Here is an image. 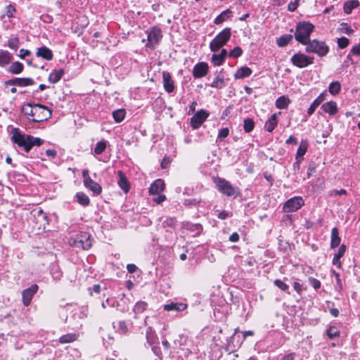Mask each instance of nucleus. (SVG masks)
<instances>
[{"label": "nucleus", "mask_w": 360, "mask_h": 360, "mask_svg": "<svg viewBox=\"0 0 360 360\" xmlns=\"http://www.w3.org/2000/svg\"><path fill=\"white\" fill-rule=\"evenodd\" d=\"M22 112L32 122H40L51 117V111L40 104L27 103L22 108Z\"/></svg>", "instance_id": "1"}, {"label": "nucleus", "mask_w": 360, "mask_h": 360, "mask_svg": "<svg viewBox=\"0 0 360 360\" xmlns=\"http://www.w3.org/2000/svg\"><path fill=\"white\" fill-rule=\"evenodd\" d=\"M11 134L13 142L22 148L25 152H29L33 146H39L43 143V140L39 138L21 134L18 128H13Z\"/></svg>", "instance_id": "2"}, {"label": "nucleus", "mask_w": 360, "mask_h": 360, "mask_svg": "<svg viewBox=\"0 0 360 360\" xmlns=\"http://www.w3.org/2000/svg\"><path fill=\"white\" fill-rule=\"evenodd\" d=\"M314 28V26L310 22L298 23L295 33V39L300 43L307 45L309 41V37Z\"/></svg>", "instance_id": "3"}, {"label": "nucleus", "mask_w": 360, "mask_h": 360, "mask_svg": "<svg viewBox=\"0 0 360 360\" xmlns=\"http://www.w3.org/2000/svg\"><path fill=\"white\" fill-rule=\"evenodd\" d=\"M231 29L225 28L220 32L210 42V49L212 52H217L224 46L231 38Z\"/></svg>", "instance_id": "4"}, {"label": "nucleus", "mask_w": 360, "mask_h": 360, "mask_svg": "<svg viewBox=\"0 0 360 360\" xmlns=\"http://www.w3.org/2000/svg\"><path fill=\"white\" fill-rule=\"evenodd\" d=\"M307 45L306 51L308 53H315L319 56H324L328 53V46L323 41L314 39Z\"/></svg>", "instance_id": "5"}, {"label": "nucleus", "mask_w": 360, "mask_h": 360, "mask_svg": "<svg viewBox=\"0 0 360 360\" xmlns=\"http://www.w3.org/2000/svg\"><path fill=\"white\" fill-rule=\"evenodd\" d=\"M218 190L227 196H232L236 193V190L226 180L219 177H215L213 179Z\"/></svg>", "instance_id": "6"}, {"label": "nucleus", "mask_w": 360, "mask_h": 360, "mask_svg": "<svg viewBox=\"0 0 360 360\" xmlns=\"http://www.w3.org/2000/svg\"><path fill=\"white\" fill-rule=\"evenodd\" d=\"M304 205L302 197L297 196L288 200L283 205V210L285 212H292L298 210Z\"/></svg>", "instance_id": "7"}, {"label": "nucleus", "mask_w": 360, "mask_h": 360, "mask_svg": "<svg viewBox=\"0 0 360 360\" xmlns=\"http://www.w3.org/2000/svg\"><path fill=\"white\" fill-rule=\"evenodd\" d=\"M70 243L71 245H75L77 248L81 247L84 250H88L91 247L90 235L87 233H82L77 236V238L72 242L70 241Z\"/></svg>", "instance_id": "8"}, {"label": "nucleus", "mask_w": 360, "mask_h": 360, "mask_svg": "<svg viewBox=\"0 0 360 360\" xmlns=\"http://www.w3.org/2000/svg\"><path fill=\"white\" fill-rule=\"evenodd\" d=\"M314 61L313 57L305 56L303 53H296L291 58L292 63L300 68H303L312 64Z\"/></svg>", "instance_id": "9"}, {"label": "nucleus", "mask_w": 360, "mask_h": 360, "mask_svg": "<svg viewBox=\"0 0 360 360\" xmlns=\"http://www.w3.org/2000/svg\"><path fill=\"white\" fill-rule=\"evenodd\" d=\"M209 113L205 110L198 111L191 118V125L193 129H198L207 118Z\"/></svg>", "instance_id": "10"}, {"label": "nucleus", "mask_w": 360, "mask_h": 360, "mask_svg": "<svg viewBox=\"0 0 360 360\" xmlns=\"http://www.w3.org/2000/svg\"><path fill=\"white\" fill-rule=\"evenodd\" d=\"M162 38L161 30L159 28L153 27L148 32V45L154 47L155 45L158 44Z\"/></svg>", "instance_id": "11"}, {"label": "nucleus", "mask_w": 360, "mask_h": 360, "mask_svg": "<svg viewBox=\"0 0 360 360\" xmlns=\"http://www.w3.org/2000/svg\"><path fill=\"white\" fill-rule=\"evenodd\" d=\"M38 290L37 285H32L29 288L25 289L22 292V302L25 306H28L34 296Z\"/></svg>", "instance_id": "12"}, {"label": "nucleus", "mask_w": 360, "mask_h": 360, "mask_svg": "<svg viewBox=\"0 0 360 360\" xmlns=\"http://www.w3.org/2000/svg\"><path fill=\"white\" fill-rule=\"evenodd\" d=\"M208 65L206 63H200L195 65L193 75L195 78H201L207 73Z\"/></svg>", "instance_id": "13"}, {"label": "nucleus", "mask_w": 360, "mask_h": 360, "mask_svg": "<svg viewBox=\"0 0 360 360\" xmlns=\"http://www.w3.org/2000/svg\"><path fill=\"white\" fill-rule=\"evenodd\" d=\"M163 86L167 93H172L174 89V82L168 72H162Z\"/></svg>", "instance_id": "14"}, {"label": "nucleus", "mask_w": 360, "mask_h": 360, "mask_svg": "<svg viewBox=\"0 0 360 360\" xmlns=\"http://www.w3.org/2000/svg\"><path fill=\"white\" fill-rule=\"evenodd\" d=\"M165 185L162 179L155 180L149 188L150 195H157L164 191Z\"/></svg>", "instance_id": "15"}, {"label": "nucleus", "mask_w": 360, "mask_h": 360, "mask_svg": "<svg viewBox=\"0 0 360 360\" xmlns=\"http://www.w3.org/2000/svg\"><path fill=\"white\" fill-rule=\"evenodd\" d=\"M321 108L323 112L332 116L335 115L338 111L337 103L333 101L323 103Z\"/></svg>", "instance_id": "16"}, {"label": "nucleus", "mask_w": 360, "mask_h": 360, "mask_svg": "<svg viewBox=\"0 0 360 360\" xmlns=\"http://www.w3.org/2000/svg\"><path fill=\"white\" fill-rule=\"evenodd\" d=\"M36 55L37 57L42 58L46 60H51L53 57L52 51L46 46H41L38 48Z\"/></svg>", "instance_id": "17"}, {"label": "nucleus", "mask_w": 360, "mask_h": 360, "mask_svg": "<svg viewBox=\"0 0 360 360\" xmlns=\"http://www.w3.org/2000/svg\"><path fill=\"white\" fill-rule=\"evenodd\" d=\"M326 91L321 93L311 104L307 110V114L311 115L314 113L316 108L326 99Z\"/></svg>", "instance_id": "18"}, {"label": "nucleus", "mask_w": 360, "mask_h": 360, "mask_svg": "<svg viewBox=\"0 0 360 360\" xmlns=\"http://www.w3.org/2000/svg\"><path fill=\"white\" fill-rule=\"evenodd\" d=\"M164 309L165 311H181L185 310L187 308V304L184 303H178V302H172L170 304H167L164 305Z\"/></svg>", "instance_id": "19"}, {"label": "nucleus", "mask_w": 360, "mask_h": 360, "mask_svg": "<svg viewBox=\"0 0 360 360\" xmlns=\"http://www.w3.org/2000/svg\"><path fill=\"white\" fill-rule=\"evenodd\" d=\"M252 70L247 67L243 66L240 68L234 74V78L236 79H240L245 77H249L252 74Z\"/></svg>", "instance_id": "20"}, {"label": "nucleus", "mask_w": 360, "mask_h": 360, "mask_svg": "<svg viewBox=\"0 0 360 360\" xmlns=\"http://www.w3.org/2000/svg\"><path fill=\"white\" fill-rule=\"evenodd\" d=\"M119 176L118 184L120 187L125 192L127 193L129 191L130 186L126 176L122 171L117 172Z\"/></svg>", "instance_id": "21"}, {"label": "nucleus", "mask_w": 360, "mask_h": 360, "mask_svg": "<svg viewBox=\"0 0 360 360\" xmlns=\"http://www.w3.org/2000/svg\"><path fill=\"white\" fill-rule=\"evenodd\" d=\"M277 113L273 114L266 122L264 127L267 131L272 132L277 126Z\"/></svg>", "instance_id": "22"}, {"label": "nucleus", "mask_w": 360, "mask_h": 360, "mask_svg": "<svg viewBox=\"0 0 360 360\" xmlns=\"http://www.w3.org/2000/svg\"><path fill=\"white\" fill-rule=\"evenodd\" d=\"M84 185L86 188L90 189L95 194L98 195L102 191L101 186L91 179H88V181L86 183H84Z\"/></svg>", "instance_id": "23"}, {"label": "nucleus", "mask_w": 360, "mask_h": 360, "mask_svg": "<svg viewBox=\"0 0 360 360\" xmlns=\"http://www.w3.org/2000/svg\"><path fill=\"white\" fill-rule=\"evenodd\" d=\"M341 239L339 236L338 229L336 227H334L331 231V242L330 247L331 248H335L338 247L340 243Z\"/></svg>", "instance_id": "24"}, {"label": "nucleus", "mask_w": 360, "mask_h": 360, "mask_svg": "<svg viewBox=\"0 0 360 360\" xmlns=\"http://www.w3.org/2000/svg\"><path fill=\"white\" fill-rule=\"evenodd\" d=\"M64 70L63 69L54 70L49 76V81L51 83H57L63 77Z\"/></svg>", "instance_id": "25"}, {"label": "nucleus", "mask_w": 360, "mask_h": 360, "mask_svg": "<svg viewBox=\"0 0 360 360\" xmlns=\"http://www.w3.org/2000/svg\"><path fill=\"white\" fill-rule=\"evenodd\" d=\"M290 103L291 101L288 96H282L276 101V106L278 109H285Z\"/></svg>", "instance_id": "26"}, {"label": "nucleus", "mask_w": 360, "mask_h": 360, "mask_svg": "<svg viewBox=\"0 0 360 360\" xmlns=\"http://www.w3.org/2000/svg\"><path fill=\"white\" fill-rule=\"evenodd\" d=\"M359 6V1L358 0H349L347 1L344 4V11L346 13H351L352 10L357 8Z\"/></svg>", "instance_id": "27"}, {"label": "nucleus", "mask_w": 360, "mask_h": 360, "mask_svg": "<svg viewBox=\"0 0 360 360\" xmlns=\"http://www.w3.org/2000/svg\"><path fill=\"white\" fill-rule=\"evenodd\" d=\"M78 338V335L75 333H68L64 335H62L60 339L59 342L61 344H65V343H70L75 341Z\"/></svg>", "instance_id": "28"}, {"label": "nucleus", "mask_w": 360, "mask_h": 360, "mask_svg": "<svg viewBox=\"0 0 360 360\" xmlns=\"http://www.w3.org/2000/svg\"><path fill=\"white\" fill-rule=\"evenodd\" d=\"M307 150V143L302 141L298 149H297V156H296L297 162H296V164L297 165V167H299V166H300V161L298 160V159L300 158H302L306 153Z\"/></svg>", "instance_id": "29"}, {"label": "nucleus", "mask_w": 360, "mask_h": 360, "mask_svg": "<svg viewBox=\"0 0 360 360\" xmlns=\"http://www.w3.org/2000/svg\"><path fill=\"white\" fill-rule=\"evenodd\" d=\"M12 58L11 55L6 51H0V65L5 66Z\"/></svg>", "instance_id": "30"}, {"label": "nucleus", "mask_w": 360, "mask_h": 360, "mask_svg": "<svg viewBox=\"0 0 360 360\" xmlns=\"http://www.w3.org/2000/svg\"><path fill=\"white\" fill-rule=\"evenodd\" d=\"M76 198L78 202L82 206H87L90 203L89 197L82 192H79L76 194Z\"/></svg>", "instance_id": "31"}, {"label": "nucleus", "mask_w": 360, "mask_h": 360, "mask_svg": "<svg viewBox=\"0 0 360 360\" xmlns=\"http://www.w3.org/2000/svg\"><path fill=\"white\" fill-rule=\"evenodd\" d=\"M292 39V35H283L277 39L276 44L279 47H283L285 46L291 41Z\"/></svg>", "instance_id": "32"}, {"label": "nucleus", "mask_w": 360, "mask_h": 360, "mask_svg": "<svg viewBox=\"0 0 360 360\" xmlns=\"http://www.w3.org/2000/svg\"><path fill=\"white\" fill-rule=\"evenodd\" d=\"M341 89V85L339 82H333L328 86V91L330 94L333 96L338 94Z\"/></svg>", "instance_id": "33"}, {"label": "nucleus", "mask_w": 360, "mask_h": 360, "mask_svg": "<svg viewBox=\"0 0 360 360\" xmlns=\"http://www.w3.org/2000/svg\"><path fill=\"white\" fill-rule=\"evenodd\" d=\"M147 305L146 302L139 301L134 305L133 310L136 314H141L146 309Z\"/></svg>", "instance_id": "34"}, {"label": "nucleus", "mask_w": 360, "mask_h": 360, "mask_svg": "<svg viewBox=\"0 0 360 360\" xmlns=\"http://www.w3.org/2000/svg\"><path fill=\"white\" fill-rule=\"evenodd\" d=\"M126 115L124 109H118L112 112V116L116 122H122Z\"/></svg>", "instance_id": "35"}, {"label": "nucleus", "mask_w": 360, "mask_h": 360, "mask_svg": "<svg viewBox=\"0 0 360 360\" xmlns=\"http://www.w3.org/2000/svg\"><path fill=\"white\" fill-rule=\"evenodd\" d=\"M23 70V65L20 62L13 63L9 67V71L12 74H19Z\"/></svg>", "instance_id": "36"}, {"label": "nucleus", "mask_w": 360, "mask_h": 360, "mask_svg": "<svg viewBox=\"0 0 360 360\" xmlns=\"http://www.w3.org/2000/svg\"><path fill=\"white\" fill-rule=\"evenodd\" d=\"M231 13V11L227 9L224 11H223L220 15H219L214 20V23L217 25H219L222 23L226 18L229 17V14Z\"/></svg>", "instance_id": "37"}, {"label": "nucleus", "mask_w": 360, "mask_h": 360, "mask_svg": "<svg viewBox=\"0 0 360 360\" xmlns=\"http://www.w3.org/2000/svg\"><path fill=\"white\" fill-rule=\"evenodd\" d=\"M34 84V81L31 78H17V86H27Z\"/></svg>", "instance_id": "38"}, {"label": "nucleus", "mask_w": 360, "mask_h": 360, "mask_svg": "<svg viewBox=\"0 0 360 360\" xmlns=\"http://www.w3.org/2000/svg\"><path fill=\"white\" fill-rule=\"evenodd\" d=\"M255 127V122L252 119L248 118L244 120L243 127L245 132L249 133L252 131Z\"/></svg>", "instance_id": "39"}, {"label": "nucleus", "mask_w": 360, "mask_h": 360, "mask_svg": "<svg viewBox=\"0 0 360 360\" xmlns=\"http://www.w3.org/2000/svg\"><path fill=\"white\" fill-rule=\"evenodd\" d=\"M105 148L106 142L104 141H99L96 145V147L94 148V153L96 155H100L105 151Z\"/></svg>", "instance_id": "40"}, {"label": "nucleus", "mask_w": 360, "mask_h": 360, "mask_svg": "<svg viewBox=\"0 0 360 360\" xmlns=\"http://www.w3.org/2000/svg\"><path fill=\"white\" fill-rule=\"evenodd\" d=\"M224 86V79L219 76H217L211 84L212 87L221 89Z\"/></svg>", "instance_id": "41"}, {"label": "nucleus", "mask_w": 360, "mask_h": 360, "mask_svg": "<svg viewBox=\"0 0 360 360\" xmlns=\"http://www.w3.org/2000/svg\"><path fill=\"white\" fill-rule=\"evenodd\" d=\"M8 46L13 50H17L19 47V40L17 37H12L8 40Z\"/></svg>", "instance_id": "42"}, {"label": "nucleus", "mask_w": 360, "mask_h": 360, "mask_svg": "<svg viewBox=\"0 0 360 360\" xmlns=\"http://www.w3.org/2000/svg\"><path fill=\"white\" fill-rule=\"evenodd\" d=\"M224 59L219 54H213L212 63L215 66H219L224 63Z\"/></svg>", "instance_id": "43"}, {"label": "nucleus", "mask_w": 360, "mask_h": 360, "mask_svg": "<svg viewBox=\"0 0 360 360\" xmlns=\"http://www.w3.org/2000/svg\"><path fill=\"white\" fill-rule=\"evenodd\" d=\"M327 335L330 339H333L338 337L340 335V332L335 327L331 326L327 330Z\"/></svg>", "instance_id": "44"}, {"label": "nucleus", "mask_w": 360, "mask_h": 360, "mask_svg": "<svg viewBox=\"0 0 360 360\" xmlns=\"http://www.w3.org/2000/svg\"><path fill=\"white\" fill-rule=\"evenodd\" d=\"M243 51L240 47H235L229 54L231 58H238L242 55Z\"/></svg>", "instance_id": "45"}, {"label": "nucleus", "mask_w": 360, "mask_h": 360, "mask_svg": "<svg viewBox=\"0 0 360 360\" xmlns=\"http://www.w3.org/2000/svg\"><path fill=\"white\" fill-rule=\"evenodd\" d=\"M349 41L346 37H341L339 38L338 40V44L339 48L340 49H345L349 45Z\"/></svg>", "instance_id": "46"}, {"label": "nucleus", "mask_w": 360, "mask_h": 360, "mask_svg": "<svg viewBox=\"0 0 360 360\" xmlns=\"http://www.w3.org/2000/svg\"><path fill=\"white\" fill-rule=\"evenodd\" d=\"M274 284L278 288H280L283 291H285L288 289V285L282 281L281 280L277 279L274 281Z\"/></svg>", "instance_id": "47"}, {"label": "nucleus", "mask_w": 360, "mask_h": 360, "mask_svg": "<svg viewBox=\"0 0 360 360\" xmlns=\"http://www.w3.org/2000/svg\"><path fill=\"white\" fill-rule=\"evenodd\" d=\"M300 3V0H294V1H291L288 4V9L289 11L293 12L295 11Z\"/></svg>", "instance_id": "48"}, {"label": "nucleus", "mask_w": 360, "mask_h": 360, "mask_svg": "<svg viewBox=\"0 0 360 360\" xmlns=\"http://www.w3.org/2000/svg\"><path fill=\"white\" fill-rule=\"evenodd\" d=\"M309 282L314 289H319L321 287V282L314 278H309Z\"/></svg>", "instance_id": "49"}, {"label": "nucleus", "mask_w": 360, "mask_h": 360, "mask_svg": "<svg viewBox=\"0 0 360 360\" xmlns=\"http://www.w3.org/2000/svg\"><path fill=\"white\" fill-rule=\"evenodd\" d=\"M229 130L228 128H223L221 129L219 131V134H218V138L219 139H224L226 138V136H228L229 135Z\"/></svg>", "instance_id": "50"}, {"label": "nucleus", "mask_w": 360, "mask_h": 360, "mask_svg": "<svg viewBox=\"0 0 360 360\" xmlns=\"http://www.w3.org/2000/svg\"><path fill=\"white\" fill-rule=\"evenodd\" d=\"M351 53L355 56H360V42L352 48Z\"/></svg>", "instance_id": "51"}, {"label": "nucleus", "mask_w": 360, "mask_h": 360, "mask_svg": "<svg viewBox=\"0 0 360 360\" xmlns=\"http://www.w3.org/2000/svg\"><path fill=\"white\" fill-rule=\"evenodd\" d=\"M119 330L123 333H127V331H128V328H127V324L124 321H120L119 323Z\"/></svg>", "instance_id": "52"}, {"label": "nucleus", "mask_w": 360, "mask_h": 360, "mask_svg": "<svg viewBox=\"0 0 360 360\" xmlns=\"http://www.w3.org/2000/svg\"><path fill=\"white\" fill-rule=\"evenodd\" d=\"M345 251H346V246L345 245H342L339 248L338 253H336L335 255L339 258H341L344 255Z\"/></svg>", "instance_id": "53"}, {"label": "nucleus", "mask_w": 360, "mask_h": 360, "mask_svg": "<svg viewBox=\"0 0 360 360\" xmlns=\"http://www.w3.org/2000/svg\"><path fill=\"white\" fill-rule=\"evenodd\" d=\"M6 15L8 17H12L15 12V8L11 5H8L6 7Z\"/></svg>", "instance_id": "54"}, {"label": "nucleus", "mask_w": 360, "mask_h": 360, "mask_svg": "<svg viewBox=\"0 0 360 360\" xmlns=\"http://www.w3.org/2000/svg\"><path fill=\"white\" fill-rule=\"evenodd\" d=\"M341 30L343 32H345L347 34H351L353 31L351 27H348V25L347 24L341 25Z\"/></svg>", "instance_id": "55"}, {"label": "nucleus", "mask_w": 360, "mask_h": 360, "mask_svg": "<svg viewBox=\"0 0 360 360\" xmlns=\"http://www.w3.org/2000/svg\"><path fill=\"white\" fill-rule=\"evenodd\" d=\"M293 288L295 289V290L300 295L302 293V285L298 283V282H295L293 283Z\"/></svg>", "instance_id": "56"}, {"label": "nucleus", "mask_w": 360, "mask_h": 360, "mask_svg": "<svg viewBox=\"0 0 360 360\" xmlns=\"http://www.w3.org/2000/svg\"><path fill=\"white\" fill-rule=\"evenodd\" d=\"M166 199V196L165 195H160L157 198H153V201L156 202L157 204H160L162 202H164Z\"/></svg>", "instance_id": "57"}, {"label": "nucleus", "mask_w": 360, "mask_h": 360, "mask_svg": "<svg viewBox=\"0 0 360 360\" xmlns=\"http://www.w3.org/2000/svg\"><path fill=\"white\" fill-rule=\"evenodd\" d=\"M229 240L233 243L238 242L239 240V235L236 232L233 233L229 237Z\"/></svg>", "instance_id": "58"}, {"label": "nucleus", "mask_w": 360, "mask_h": 360, "mask_svg": "<svg viewBox=\"0 0 360 360\" xmlns=\"http://www.w3.org/2000/svg\"><path fill=\"white\" fill-rule=\"evenodd\" d=\"M82 176L84 184L86 183L88 181V179H91L89 174V171L87 169H84L82 171Z\"/></svg>", "instance_id": "59"}, {"label": "nucleus", "mask_w": 360, "mask_h": 360, "mask_svg": "<svg viewBox=\"0 0 360 360\" xmlns=\"http://www.w3.org/2000/svg\"><path fill=\"white\" fill-rule=\"evenodd\" d=\"M127 271L129 272V273H134L136 271L137 267L135 264H129L127 266Z\"/></svg>", "instance_id": "60"}, {"label": "nucleus", "mask_w": 360, "mask_h": 360, "mask_svg": "<svg viewBox=\"0 0 360 360\" xmlns=\"http://www.w3.org/2000/svg\"><path fill=\"white\" fill-rule=\"evenodd\" d=\"M20 55L19 56L21 58H24L25 56L30 55V51H28V50H25V49H21L20 51Z\"/></svg>", "instance_id": "61"}, {"label": "nucleus", "mask_w": 360, "mask_h": 360, "mask_svg": "<svg viewBox=\"0 0 360 360\" xmlns=\"http://www.w3.org/2000/svg\"><path fill=\"white\" fill-rule=\"evenodd\" d=\"M340 258L338 257L335 255H334V257L333 259V264L335 265H337L338 267H339V268H340V266H341V262L340 261Z\"/></svg>", "instance_id": "62"}, {"label": "nucleus", "mask_w": 360, "mask_h": 360, "mask_svg": "<svg viewBox=\"0 0 360 360\" xmlns=\"http://www.w3.org/2000/svg\"><path fill=\"white\" fill-rule=\"evenodd\" d=\"M297 139L293 137L292 136H290L287 140L286 143L290 144V143H295L297 144Z\"/></svg>", "instance_id": "63"}, {"label": "nucleus", "mask_w": 360, "mask_h": 360, "mask_svg": "<svg viewBox=\"0 0 360 360\" xmlns=\"http://www.w3.org/2000/svg\"><path fill=\"white\" fill-rule=\"evenodd\" d=\"M294 358H295V354L290 353V354L285 355L283 357L282 360H294Z\"/></svg>", "instance_id": "64"}]
</instances>
